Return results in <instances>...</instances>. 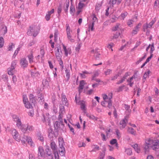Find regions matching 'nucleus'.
Listing matches in <instances>:
<instances>
[{"label":"nucleus","instance_id":"obj_35","mask_svg":"<svg viewBox=\"0 0 159 159\" xmlns=\"http://www.w3.org/2000/svg\"><path fill=\"white\" fill-rule=\"evenodd\" d=\"M29 60V62L30 63H31L33 62V54L31 53V54L28 56Z\"/></svg>","mask_w":159,"mask_h":159},{"label":"nucleus","instance_id":"obj_53","mask_svg":"<svg viewBox=\"0 0 159 159\" xmlns=\"http://www.w3.org/2000/svg\"><path fill=\"white\" fill-rule=\"evenodd\" d=\"M93 149L92 151H95L96 150H98L99 149V147L97 145H93L92 146Z\"/></svg>","mask_w":159,"mask_h":159},{"label":"nucleus","instance_id":"obj_40","mask_svg":"<svg viewBox=\"0 0 159 159\" xmlns=\"http://www.w3.org/2000/svg\"><path fill=\"white\" fill-rule=\"evenodd\" d=\"M38 139L42 142L43 141V136L40 133H38L37 134Z\"/></svg>","mask_w":159,"mask_h":159},{"label":"nucleus","instance_id":"obj_36","mask_svg":"<svg viewBox=\"0 0 159 159\" xmlns=\"http://www.w3.org/2000/svg\"><path fill=\"white\" fill-rule=\"evenodd\" d=\"M62 100L63 105H65L66 106L68 105V104L67 101V99L64 96L62 97Z\"/></svg>","mask_w":159,"mask_h":159},{"label":"nucleus","instance_id":"obj_1","mask_svg":"<svg viewBox=\"0 0 159 159\" xmlns=\"http://www.w3.org/2000/svg\"><path fill=\"white\" fill-rule=\"evenodd\" d=\"M13 117L14 121L16 122V126L19 129L24 133H27L31 132L33 130L34 128L33 126L29 125L23 124L20 120L18 118L15 116Z\"/></svg>","mask_w":159,"mask_h":159},{"label":"nucleus","instance_id":"obj_52","mask_svg":"<svg viewBox=\"0 0 159 159\" xmlns=\"http://www.w3.org/2000/svg\"><path fill=\"white\" fill-rule=\"evenodd\" d=\"M124 87H125V85H123L119 87L117 89V91L118 92H120L122 91Z\"/></svg>","mask_w":159,"mask_h":159},{"label":"nucleus","instance_id":"obj_56","mask_svg":"<svg viewBox=\"0 0 159 159\" xmlns=\"http://www.w3.org/2000/svg\"><path fill=\"white\" fill-rule=\"evenodd\" d=\"M111 72V70L110 69H108L105 72L106 75H109Z\"/></svg>","mask_w":159,"mask_h":159},{"label":"nucleus","instance_id":"obj_25","mask_svg":"<svg viewBox=\"0 0 159 159\" xmlns=\"http://www.w3.org/2000/svg\"><path fill=\"white\" fill-rule=\"evenodd\" d=\"M58 142L60 147H64L65 144L64 143V140L62 138H59L58 139Z\"/></svg>","mask_w":159,"mask_h":159},{"label":"nucleus","instance_id":"obj_28","mask_svg":"<svg viewBox=\"0 0 159 159\" xmlns=\"http://www.w3.org/2000/svg\"><path fill=\"white\" fill-rule=\"evenodd\" d=\"M63 116L61 114H60L58 117V120L59 121V122H60L61 124V125L62 127H64V125L63 124Z\"/></svg>","mask_w":159,"mask_h":159},{"label":"nucleus","instance_id":"obj_18","mask_svg":"<svg viewBox=\"0 0 159 159\" xmlns=\"http://www.w3.org/2000/svg\"><path fill=\"white\" fill-rule=\"evenodd\" d=\"M142 24L141 23H139L134 28V30H133L132 32V34H137L138 32L139 31V29L141 26Z\"/></svg>","mask_w":159,"mask_h":159},{"label":"nucleus","instance_id":"obj_9","mask_svg":"<svg viewBox=\"0 0 159 159\" xmlns=\"http://www.w3.org/2000/svg\"><path fill=\"white\" fill-rule=\"evenodd\" d=\"M11 132L14 139L17 141H20V138L18 131L16 129H13L11 130Z\"/></svg>","mask_w":159,"mask_h":159},{"label":"nucleus","instance_id":"obj_3","mask_svg":"<svg viewBox=\"0 0 159 159\" xmlns=\"http://www.w3.org/2000/svg\"><path fill=\"white\" fill-rule=\"evenodd\" d=\"M40 27L38 24L31 25L30 29L27 31V34L28 35H33L34 37L36 36L39 33L40 30Z\"/></svg>","mask_w":159,"mask_h":159},{"label":"nucleus","instance_id":"obj_61","mask_svg":"<svg viewBox=\"0 0 159 159\" xmlns=\"http://www.w3.org/2000/svg\"><path fill=\"white\" fill-rule=\"evenodd\" d=\"M80 47L81 45L80 44H79V45H78L75 48L76 51L78 52L79 51L80 49Z\"/></svg>","mask_w":159,"mask_h":159},{"label":"nucleus","instance_id":"obj_4","mask_svg":"<svg viewBox=\"0 0 159 159\" xmlns=\"http://www.w3.org/2000/svg\"><path fill=\"white\" fill-rule=\"evenodd\" d=\"M46 153H45L43 148L42 147H39L38 148V155L43 159H44L45 157H48L50 156L49 153L50 152L48 147L46 149Z\"/></svg>","mask_w":159,"mask_h":159},{"label":"nucleus","instance_id":"obj_63","mask_svg":"<svg viewBox=\"0 0 159 159\" xmlns=\"http://www.w3.org/2000/svg\"><path fill=\"white\" fill-rule=\"evenodd\" d=\"M150 48H151V53L154 50V47L153 44L150 45Z\"/></svg>","mask_w":159,"mask_h":159},{"label":"nucleus","instance_id":"obj_33","mask_svg":"<svg viewBox=\"0 0 159 159\" xmlns=\"http://www.w3.org/2000/svg\"><path fill=\"white\" fill-rule=\"evenodd\" d=\"M110 143L111 145H114L116 144V147H118V143H117V140L116 139H113L110 141Z\"/></svg>","mask_w":159,"mask_h":159},{"label":"nucleus","instance_id":"obj_58","mask_svg":"<svg viewBox=\"0 0 159 159\" xmlns=\"http://www.w3.org/2000/svg\"><path fill=\"white\" fill-rule=\"evenodd\" d=\"M101 136L102 137V140L103 141H106L107 140V138L104 134L102 133L101 134Z\"/></svg>","mask_w":159,"mask_h":159},{"label":"nucleus","instance_id":"obj_7","mask_svg":"<svg viewBox=\"0 0 159 159\" xmlns=\"http://www.w3.org/2000/svg\"><path fill=\"white\" fill-rule=\"evenodd\" d=\"M92 19L91 21L89 22V28L88 29V31H90V30L91 31H93L94 29V26L95 23L98 21V19L95 16V15H93L92 16Z\"/></svg>","mask_w":159,"mask_h":159},{"label":"nucleus","instance_id":"obj_10","mask_svg":"<svg viewBox=\"0 0 159 159\" xmlns=\"http://www.w3.org/2000/svg\"><path fill=\"white\" fill-rule=\"evenodd\" d=\"M128 118L126 116L120 122L119 127L121 129L124 128L126 126Z\"/></svg>","mask_w":159,"mask_h":159},{"label":"nucleus","instance_id":"obj_47","mask_svg":"<svg viewBox=\"0 0 159 159\" xmlns=\"http://www.w3.org/2000/svg\"><path fill=\"white\" fill-rule=\"evenodd\" d=\"M25 105V107L27 108H32V106L28 102H27L26 104H24Z\"/></svg>","mask_w":159,"mask_h":159},{"label":"nucleus","instance_id":"obj_38","mask_svg":"<svg viewBox=\"0 0 159 159\" xmlns=\"http://www.w3.org/2000/svg\"><path fill=\"white\" fill-rule=\"evenodd\" d=\"M29 99L30 101L33 103L35 101V98L34 95L32 94H30L29 96Z\"/></svg>","mask_w":159,"mask_h":159},{"label":"nucleus","instance_id":"obj_5","mask_svg":"<svg viewBox=\"0 0 159 159\" xmlns=\"http://www.w3.org/2000/svg\"><path fill=\"white\" fill-rule=\"evenodd\" d=\"M66 31L68 40L71 43H74L75 40L72 37L71 34L72 31L70 30L69 24H66Z\"/></svg>","mask_w":159,"mask_h":159},{"label":"nucleus","instance_id":"obj_15","mask_svg":"<svg viewBox=\"0 0 159 159\" xmlns=\"http://www.w3.org/2000/svg\"><path fill=\"white\" fill-rule=\"evenodd\" d=\"M43 119L42 120L43 122H46L49 125H50L49 115V113H46L45 115H43Z\"/></svg>","mask_w":159,"mask_h":159},{"label":"nucleus","instance_id":"obj_14","mask_svg":"<svg viewBox=\"0 0 159 159\" xmlns=\"http://www.w3.org/2000/svg\"><path fill=\"white\" fill-rule=\"evenodd\" d=\"M153 150H157L159 148V140L153 141V144L152 146Z\"/></svg>","mask_w":159,"mask_h":159},{"label":"nucleus","instance_id":"obj_57","mask_svg":"<svg viewBox=\"0 0 159 159\" xmlns=\"http://www.w3.org/2000/svg\"><path fill=\"white\" fill-rule=\"evenodd\" d=\"M45 18L47 20H48L50 19V11L48 12V14L46 15Z\"/></svg>","mask_w":159,"mask_h":159},{"label":"nucleus","instance_id":"obj_29","mask_svg":"<svg viewBox=\"0 0 159 159\" xmlns=\"http://www.w3.org/2000/svg\"><path fill=\"white\" fill-rule=\"evenodd\" d=\"M86 116L88 117L90 119L97 120L98 119L96 117L93 115L90 114H89L88 113L86 114Z\"/></svg>","mask_w":159,"mask_h":159},{"label":"nucleus","instance_id":"obj_6","mask_svg":"<svg viewBox=\"0 0 159 159\" xmlns=\"http://www.w3.org/2000/svg\"><path fill=\"white\" fill-rule=\"evenodd\" d=\"M22 143L23 144H25L26 142L31 146H34V143L32 141V139L30 137H28L25 135H23V137L20 139Z\"/></svg>","mask_w":159,"mask_h":159},{"label":"nucleus","instance_id":"obj_49","mask_svg":"<svg viewBox=\"0 0 159 159\" xmlns=\"http://www.w3.org/2000/svg\"><path fill=\"white\" fill-rule=\"evenodd\" d=\"M40 53L41 55H38L37 57V58L39 57V56H40L41 57H42L43 56V55L44 54V51L43 49H41L40 51Z\"/></svg>","mask_w":159,"mask_h":159},{"label":"nucleus","instance_id":"obj_34","mask_svg":"<svg viewBox=\"0 0 159 159\" xmlns=\"http://www.w3.org/2000/svg\"><path fill=\"white\" fill-rule=\"evenodd\" d=\"M115 134L116 135V137L118 139H119L121 136V134L119 130L118 129L115 130Z\"/></svg>","mask_w":159,"mask_h":159},{"label":"nucleus","instance_id":"obj_43","mask_svg":"<svg viewBox=\"0 0 159 159\" xmlns=\"http://www.w3.org/2000/svg\"><path fill=\"white\" fill-rule=\"evenodd\" d=\"M4 39L2 37H0V48H2L4 45Z\"/></svg>","mask_w":159,"mask_h":159},{"label":"nucleus","instance_id":"obj_20","mask_svg":"<svg viewBox=\"0 0 159 159\" xmlns=\"http://www.w3.org/2000/svg\"><path fill=\"white\" fill-rule=\"evenodd\" d=\"M54 126L55 129H62L64 127H62L61 126V122L58 121H56L55 122Z\"/></svg>","mask_w":159,"mask_h":159},{"label":"nucleus","instance_id":"obj_54","mask_svg":"<svg viewBox=\"0 0 159 159\" xmlns=\"http://www.w3.org/2000/svg\"><path fill=\"white\" fill-rule=\"evenodd\" d=\"M16 61H12L11 63V67H13L14 68H15V67L16 66Z\"/></svg>","mask_w":159,"mask_h":159},{"label":"nucleus","instance_id":"obj_23","mask_svg":"<svg viewBox=\"0 0 159 159\" xmlns=\"http://www.w3.org/2000/svg\"><path fill=\"white\" fill-rule=\"evenodd\" d=\"M91 52L92 54H94V56L96 59L98 60L99 58L100 54L98 53L96 50H93L91 51Z\"/></svg>","mask_w":159,"mask_h":159},{"label":"nucleus","instance_id":"obj_59","mask_svg":"<svg viewBox=\"0 0 159 159\" xmlns=\"http://www.w3.org/2000/svg\"><path fill=\"white\" fill-rule=\"evenodd\" d=\"M114 44L112 43H111L110 44H109L107 45V48L109 49L111 48L112 47L114 46Z\"/></svg>","mask_w":159,"mask_h":159},{"label":"nucleus","instance_id":"obj_22","mask_svg":"<svg viewBox=\"0 0 159 159\" xmlns=\"http://www.w3.org/2000/svg\"><path fill=\"white\" fill-rule=\"evenodd\" d=\"M153 141L152 139H148L146 140L145 142V143L148 145L149 147H151L153 144Z\"/></svg>","mask_w":159,"mask_h":159},{"label":"nucleus","instance_id":"obj_12","mask_svg":"<svg viewBox=\"0 0 159 159\" xmlns=\"http://www.w3.org/2000/svg\"><path fill=\"white\" fill-rule=\"evenodd\" d=\"M137 75L136 74H134L129 79L127 80V82H128V84L130 87L132 86L134 83V80H136L137 78Z\"/></svg>","mask_w":159,"mask_h":159},{"label":"nucleus","instance_id":"obj_42","mask_svg":"<svg viewBox=\"0 0 159 159\" xmlns=\"http://www.w3.org/2000/svg\"><path fill=\"white\" fill-rule=\"evenodd\" d=\"M83 2H80V0L78 7L79 9H82L84 6V4Z\"/></svg>","mask_w":159,"mask_h":159},{"label":"nucleus","instance_id":"obj_60","mask_svg":"<svg viewBox=\"0 0 159 159\" xmlns=\"http://www.w3.org/2000/svg\"><path fill=\"white\" fill-rule=\"evenodd\" d=\"M75 11V8L74 7L72 6L70 7V12L71 14L73 13Z\"/></svg>","mask_w":159,"mask_h":159},{"label":"nucleus","instance_id":"obj_21","mask_svg":"<svg viewBox=\"0 0 159 159\" xmlns=\"http://www.w3.org/2000/svg\"><path fill=\"white\" fill-rule=\"evenodd\" d=\"M59 153L61 156H63L65 153V149L64 147H60L59 150Z\"/></svg>","mask_w":159,"mask_h":159},{"label":"nucleus","instance_id":"obj_51","mask_svg":"<svg viewBox=\"0 0 159 159\" xmlns=\"http://www.w3.org/2000/svg\"><path fill=\"white\" fill-rule=\"evenodd\" d=\"M120 35V33L119 32H116L115 34L113 37V39H117V38Z\"/></svg>","mask_w":159,"mask_h":159},{"label":"nucleus","instance_id":"obj_45","mask_svg":"<svg viewBox=\"0 0 159 159\" xmlns=\"http://www.w3.org/2000/svg\"><path fill=\"white\" fill-rule=\"evenodd\" d=\"M120 24H117L115 26V27H114L113 29V31H116L120 29Z\"/></svg>","mask_w":159,"mask_h":159},{"label":"nucleus","instance_id":"obj_16","mask_svg":"<svg viewBox=\"0 0 159 159\" xmlns=\"http://www.w3.org/2000/svg\"><path fill=\"white\" fill-rule=\"evenodd\" d=\"M62 46L65 55L66 56H67L68 54H70L71 53V49L70 48H67L66 47L64 44H62Z\"/></svg>","mask_w":159,"mask_h":159},{"label":"nucleus","instance_id":"obj_48","mask_svg":"<svg viewBox=\"0 0 159 159\" xmlns=\"http://www.w3.org/2000/svg\"><path fill=\"white\" fill-rule=\"evenodd\" d=\"M23 102L24 104H26L27 102H28V98L26 95L23 96Z\"/></svg>","mask_w":159,"mask_h":159},{"label":"nucleus","instance_id":"obj_44","mask_svg":"<svg viewBox=\"0 0 159 159\" xmlns=\"http://www.w3.org/2000/svg\"><path fill=\"white\" fill-rule=\"evenodd\" d=\"M125 152L128 155H130L132 153V150L131 149L128 148L125 150Z\"/></svg>","mask_w":159,"mask_h":159},{"label":"nucleus","instance_id":"obj_24","mask_svg":"<svg viewBox=\"0 0 159 159\" xmlns=\"http://www.w3.org/2000/svg\"><path fill=\"white\" fill-rule=\"evenodd\" d=\"M132 147L137 153H139L140 152V149L138 144H135L132 145Z\"/></svg>","mask_w":159,"mask_h":159},{"label":"nucleus","instance_id":"obj_55","mask_svg":"<svg viewBox=\"0 0 159 159\" xmlns=\"http://www.w3.org/2000/svg\"><path fill=\"white\" fill-rule=\"evenodd\" d=\"M14 47H15L13 43H11V45H10L8 48V51L12 50V48Z\"/></svg>","mask_w":159,"mask_h":159},{"label":"nucleus","instance_id":"obj_11","mask_svg":"<svg viewBox=\"0 0 159 159\" xmlns=\"http://www.w3.org/2000/svg\"><path fill=\"white\" fill-rule=\"evenodd\" d=\"M75 102L77 104H78L80 105V107L81 109L83 111L85 110V105L84 102L83 101H79L78 102V100L77 99V97L76 96L75 97Z\"/></svg>","mask_w":159,"mask_h":159},{"label":"nucleus","instance_id":"obj_26","mask_svg":"<svg viewBox=\"0 0 159 159\" xmlns=\"http://www.w3.org/2000/svg\"><path fill=\"white\" fill-rule=\"evenodd\" d=\"M0 30H1V32L4 34H5L7 32V27L6 26H2L0 27Z\"/></svg>","mask_w":159,"mask_h":159},{"label":"nucleus","instance_id":"obj_64","mask_svg":"<svg viewBox=\"0 0 159 159\" xmlns=\"http://www.w3.org/2000/svg\"><path fill=\"white\" fill-rule=\"evenodd\" d=\"M118 77V75H115L114 76L112 77L111 78V80H116V79H117Z\"/></svg>","mask_w":159,"mask_h":159},{"label":"nucleus","instance_id":"obj_13","mask_svg":"<svg viewBox=\"0 0 159 159\" xmlns=\"http://www.w3.org/2000/svg\"><path fill=\"white\" fill-rule=\"evenodd\" d=\"M86 84V83L84 80H82L80 81V85L78 87V91L79 94L82 92L84 86Z\"/></svg>","mask_w":159,"mask_h":159},{"label":"nucleus","instance_id":"obj_31","mask_svg":"<svg viewBox=\"0 0 159 159\" xmlns=\"http://www.w3.org/2000/svg\"><path fill=\"white\" fill-rule=\"evenodd\" d=\"M128 132L131 134L135 135L136 134V132L132 128H129L128 129Z\"/></svg>","mask_w":159,"mask_h":159},{"label":"nucleus","instance_id":"obj_50","mask_svg":"<svg viewBox=\"0 0 159 159\" xmlns=\"http://www.w3.org/2000/svg\"><path fill=\"white\" fill-rule=\"evenodd\" d=\"M125 109L128 111V112H130L131 111L130 110V106L127 105V104H125Z\"/></svg>","mask_w":159,"mask_h":159},{"label":"nucleus","instance_id":"obj_17","mask_svg":"<svg viewBox=\"0 0 159 159\" xmlns=\"http://www.w3.org/2000/svg\"><path fill=\"white\" fill-rule=\"evenodd\" d=\"M20 63L21 66L23 68L26 67L28 65V61L25 58H22L21 59Z\"/></svg>","mask_w":159,"mask_h":159},{"label":"nucleus","instance_id":"obj_30","mask_svg":"<svg viewBox=\"0 0 159 159\" xmlns=\"http://www.w3.org/2000/svg\"><path fill=\"white\" fill-rule=\"evenodd\" d=\"M15 68L13 67L9 68L8 69V74L9 75H13L15 71Z\"/></svg>","mask_w":159,"mask_h":159},{"label":"nucleus","instance_id":"obj_8","mask_svg":"<svg viewBox=\"0 0 159 159\" xmlns=\"http://www.w3.org/2000/svg\"><path fill=\"white\" fill-rule=\"evenodd\" d=\"M51 148L53 151L55 159H59V156L57 152V146L54 142L51 143Z\"/></svg>","mask_w":159,"mask_h":159},{"label":"nucleus","instance_id":"obj_2","mask_svg":"<svg viewBox=\"0 0 159 159\" xmlns=\"http://www.w3.org/2000/svg\"><path fill=\"white\" fill-rule=\"evenodd\" d=\"M104 101L101 102L102 105L105 107H107L110 108L112 106L111 99L112 98V93L110 92L102 94Z\"/></svg>","mask_w":159,"mask_h":159},{"label":"nucleus","instance_id":"obj_39","mask_svg":"<svg viewBox=\"0 0 159 159\" xmlns=\"http://www.w3.org/2000/svg\"><path fill=\"white\" fill-rule=\"evenodd\" d=\"M149 147H150L148 146V145H147L145 143L144 145L143 148L145 153L148 151L149 148Z\"/></svg>","mask_w":159,"mask_h":159},{"label":"nucleus","instance_id":"obj_37","mask_svg":"<svg viewBox=\"0 0 159 159\" xmlns=\"http://www.w3.org/2000/svg\"><path fill=\"white\" fill-rule=\"evenodd\" d=\"M127 75H125L122 78H121V79L118 81L117 83V84H120L121 83H122L125 80L126 78Z\"/></svg>","mask_w":159,"mask_h":159},{"label":"nucleus","instance_id":"obj_46","mask_svg":"<svg viewBox=\"0 0 159 159\" xmlns=\"http://www.w3.org/2000/svg\"><path fill=\"white\" fill-rule=\"evenodd\" d=\"M66 73V76L67 79V80H68L70 77V70H66L65 71Z\"/></svg>","mask_w":159,"mask_h":159},{"label":"nucleus","instance_id":"obj_62","mask_svg":"<svg viewBox=\"0 0 159 159\" xmlns=\"http://www.w3.org/2000/svg\"><path fill=\"white\" fill-rule=\"evenodd\" d=\"M133 21L131 20H129L127 22V24L129 26H131V25L132 24Z\"/></svg>","mask_w":159,"mask_h":159},{"label":"nucleus","instance_id":"obj_19","mask_svg":"<svg viewBox=\"0 0 159 159\" xmlns=\"http://www.w3.org/2000/svg\"><path fill=\"white\" fill-rule=\"evenodd\" d=\"M154 23L155 22L153 20H152L151 21L149 24L146 23L144 24L143 26V29L145 31L146 29H147L148 28H151Z\"/></svg>","mask_w":159,"mask_h":159},{"label":"nucleus","instance_id":"obj_41","mask_svg":"<svg viewBox=\"0 0 159 159\" xmlns=\"http://www.w3.org/2000/svg\"><path fill=\"white\" fill-rule=\"evenodd\" d=\"M128 13L126 12H125L123 13H121L120 16V17L122 20H124L125 17L127 16Z\"/></svg>","mask_w":159,"mask_h":159},{"label":"nucleus","instance_id":"obj_27","mask_svg":"<svg viewBox=\"0 0 159 159\" xmlns=\"http://www.w3.org/2000/svg\"><path fill=\"white\" fill-rule=\"evenodd\" d=\"M88 72L85 71L82 72V73H80L79 74L80 77L82 79L85 78L86 77V75L89 74Z\"/></svg>","mask_w":159,"mask_h":159},{"label":"nucleus","instance_id":"obj_32","mask_svg":"<svg viewBox=\"0 0 159 159\" xmlns=\"http://www.w3.org/2000/svg\"><path fill=\"white\" fill-rule=\"evenodd\" d=\"M150 73V71L149 70H147L146 72H145L143 76V80L144 79L145 80L148 77Z\"/></svg>","mask_w":159,"mask_h":159}]
</instances>
